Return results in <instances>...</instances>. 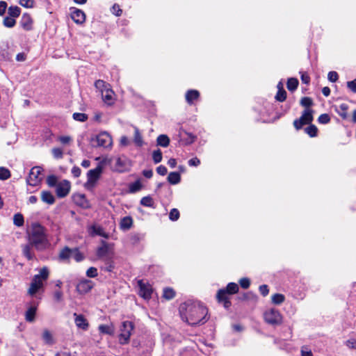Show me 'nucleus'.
I'll return each mask as SVG.
<instances>
[{
	"mask_svg": "<svg viewBox=\"0 0 356 356\" xmlns=\"http://www.w3.org/2000/svg\"><path fill=\"white\" fill-rule=\"evenodd\" d=\"M179 312L182 320L188 324L195 325L204 323L207 309L199 303H184L180 305Z\"/></svg>",
	"mask_w": 356,
	"mask_h": 356,
	"instance_id": "nucleus-1",
	"label": "nucleus"
},
{
	"mask_svg": "<svg viewBox=\"0 0 356 356\" xmlns=\"http://www.w3.org/2000/svg\"><path fill=\"white\" fill-rule=\"evenodd\" d=\"M29 242L37 250H43L47 246V240L44 228L41 225L38 224L33 225L29 234Z\"/></svg>",
	"mask_w": 356,
	"mask_h": 356,
	"instance_id": "nucleus-2",
	"label": "nucleus"
},
{
	"mask_svg": "<svg viewBox=\"0 0 356 356\" xmlns=\"http://www.w3.org/2000/svg\"><path fill=\"white\" fill-rule=\"evenodd\" d=\"M49 276V270L47 268L44 267L40 269L39 274L35 275L30 284L28 289V294L31 296H34L40 293L43 289V284Z\"/></svg>",
	"mask_w": 356,
	"mask_h": 356,
	"instance_id": "nucleus-3",
	"label": "nucleus"
},
{
	"mask_svg": "<svg viewBox=\"0 0 356 356\" xmlns=\"http://www.w3.org/2000/svg\"><path fill=\"white\" fill-rule=\"evenodd\" d=\"M97 91L101 95L102 101L108 106L113 105L115 100V95L109 84L102 80H98L95 83Z\"/></svg>",
	"mask_w": 356,
	"mask_h": 356,
	"instance_id": "nucleus-4",
	"label": "nucleus"
},
{
	"mask_svg": "<svg viewBox=\"0 0 356 356\" xmlns=\"http://www.w3.org/2000/svg\"><path fill=\"white\" fill-rule=\"evenodd\" d=\"M238 291V286L236 283L230 282L227 284L226 289H220L217 293V299L222 302L225 308L229 307L231 302L229 300L227 293L234 294Z\"/></svg>",
	"mask_w": 356,
	"mask_h": 356,
	"instance_id": "nucleus-5",
	"label": "nucleus"
},
{
	"mask_svg": "<svg viewBox=\"0 0 356 356\" xmlns=\"http://www.w3.org/2000/svg\"><path fill=\"white\" fill-rule=\"evenodd\" d=\"M264 321L273 326L282 323L283 316L278 309L270 308L266 309L263 314Z\"/></svg>",
	"mask_w": 356,
	"mask_h": 356,
	"instance_id": "nucleus-6",
	"label": "nucleus"
},
{
	"mask_svg": "<svg viewBox=\"0 0 356 356\" xmlns=\"http://www.w3.org/2000/svg\"><path fill=\"white\" fill-rule=\"evenodd\" d=\"M134 330V325L130 321H124L120 327L118 336L119 343L122 345L127 344L129 342L130 337Z\"/></svg>",
	"mask_w": 356,
	"mask_h": 356,
	"instance_id": "nucleus-7",
	"label": "nucleus"
},
{
	"mask_svg": "<svg viewBox=\"0 0 356 356\" xmlns=\"http://www.w3.org/2000/svg\"><path fill=\"white\" fill-rule=\"evenodd\" d=\"M96 161H98L97 166L94 169L90 170V188L94 186L99 179L102 171L107 163V159L106 158H97Z\"/></svg>",
	"mask_w": 356,
	"mask_h": 356,
	"instance_id": "nucleus-8",
	"label": "nucleus"
},
{
	"mask_svg": "<svg viewBox=\"0 0 356 356\" xmlns=\"http://www.w3.org/2000/svg\"><path fill=\"white\" fill-rule=\"evenodd\" d=\"M59 258L63 260L73 259L76 261L79 262L84 259V256L78 249L65 248L60 252Z\"/></svg>",
	"mask_w": 356,
	"mask_h": 356,
	"instance_id": "nucleus-9",
	"label": "nucleus"
},
{
	"mask_svg": "<svg viewBox=\"0 0 356 356\" xmlns=\"http://www.w3.org/2000/svg\"><path fill=\"white\" fill-rule=\"evenodd\" d=\"M114 244L102 241L100 246L97 250V255L99 258L108 259L113 256L114 253Z\"/></svg>",
	"mask_w": 356,
	"mask_h": 356,
	"instance_id": "nucleus-10",
	"label": "nucleus"
},
{
	"mask_svg": "<svg viewBox=\"0 0 356 356\" xmlns=\"http://www.w3.org/2000/svg\"><path fill=\"white\" fill-rule=\"evenodd\" d=\"M313 120V111L306 108L299 119L294 120L293 125L296 129H300L304 124H309Z\"/></svg>",
	"mask_w": 356,
	"mask_h": 356,
	"instance_id": "nucleus-11",
	"label": "nucleus"
},
{
	"mask_svg": "<svg viewBox=\"0 0 356 356\" xmlns=\"http://www.w3.org/2000/svg\"><path fill=\"white\" fill-rule=\"evenodd\" d=\"M97 142V145L104 148L111 149L113 146V139L111 136L106 131L99 133L95 140Z\"/></svg>",
	"mask_w": 356,
	"mask_h": 356,
	"instance_id": "nucleus-12",
	"label": "nucleus"
},
{
	"mask_svg": "<svg viewBox=\"0 0 356 356\" xmlns=\"http://www.w3.org/2000/svg\"><path fill=\"white\" fill-rule=\"evenodd\" d=\"M43 169L40 166L33 167L29 173L28 183L31 186L38 185L42 179Z\"/></svg>",
	"mask_w": 356,
	"mask_h": 356,
	"instance_id": "nucleus-13",
	"label": "nucleus"
},
{
	"mask_svg": "<svg viewBox=\"0 0 356 356\" xmlns=\"http://www.w3.org/2000/svg\"><path fill=\"white\" fill-rule=\"evenodd\" d=\"M138 286L139 287V295L144 299H149L151 298L152 293V286L144 280H138Z\"/></svg>",
	"mask_w": 356,
	"mask_h": 356,
	"instance_id": "nucleus-14",
	"label": "nucleus"
},
{
	"mask_svg": "<svg viewBox=\"0 0 356 356\" xmlns=\"http://www.w3.org/2000/svg\"><path fill=\"white\" fill-rule=\"evenodd\" d=\"M71 188L70 182L67 180H63L58 183L56 186V195L59 197H64L68 195Z\"/></svg>",
	"mask_w": 356,
	"mask_h": 356,
	"instance_id": "nucleus-15",
	"label": "nucleus"
},
{
	"mask_svg": "<svg viewBox=\"0 0 356 356\" xmlns=\"http://www.w3.org/2000/svg\"><path fill=\"white\" fill-rule=\"evenodd\" d=\"M70 15L73 21L77 24H81L86 19V15L84 13L77 8H72Z\"/></svg>",
	"mask_w": 356,
	"mask_h": 356,
	"instance_id": "nucleus-16",
	"label": "nucleus"
},
{
	"mask_svg": "<svg viewBox=\"0 0 356 356\" xmlns=\"http://www.w3.org/2000/svg\"><path fill=\"white\" fill-rule=\"evenodd\" d=\"M74 322L76 327L79 329L86 330L88 328V323L86 318H85L82 315L74 314Z\"/></svg>",
	"mask_w": 356,
	"mask_h": 356,
	"instance_id": "nucleus-17",
	"label": "nucleus"
},
{
	"mask_svg": "<svg viewBox=\"0 0 356 356\" xmlns=\"http://www.w3.org/2000/svg\"><path fill=\"white\" fill-rule=\"evenodd\" d=\"M41 200L43 202L48 204H53L55 202V197L54 195L47 191H42L41 192Z\"/></svg>",
	"mask_w": 356,
	"mask_h": 356,
	"instance_id": "nucleus-18",
	"label": "nucleus"
},
{
	"mask_svg": "<svg viewBox=\"0 0 356 356\" xmlns=\"http://www.w3.org/2000/svg\"><path fill=\"white\" fill-rule=\"evenodd\" d=\"M74 202L80 207H87L88 202L85 195L76 193L73 195Z\"/></svg>",
	"mask_w": 356,
	"mask_h": 356,
	"instance_id": "nucleus-19",
	"label": "nucleus"
},
{
	"mask_svg": "<svg viewBox=\"0 0 356 356\" xmlns=\"http://www.w3.org/2000/svg\"><path fill=\"white\" fill-rule=\"evenodd\" d=\"M336 112L343 119L347 118V111L348 106L346 103H341L339 105L334 106Z\"/></svg>",
	"mask_w": 356,
	"mask_h": 356,
	"instance_id": "nucleus-20",
	"label": "nucleus"
},
{
	"mask_svg": "<svg viewBox=\"0 0 356 356\" xmlns=\"http://www.w3.org/2000/svg\"><path fill=\"white\" fill-rule=\"evenodd\" d=\"M37 307L31 306L26 310L25 313V319L28 322H33L36 314Z\"/></svg>",
	"mask_w": 356,
	"mask_h": 356,
	"instance_id": "nucleus-21",
	"label": "nucleus"
},
{
	"mask_svg": "<svg viewBox=\"0 0 356 356\" xmlns=\"http://www.w3.org/2000/svg\"><path fill=\"white\" fill-rule=\"evenodd\" d=\"M133 225V219L130 216H126L122 218L120 222V229L122 230L129 229Z\"/></svg>",
	"mask_w": 356,
	"mask_h": 356,
	"instance_id": "nucleus-22",
	"label": "nucleus"
},
{
	"mask_svg": "<svg viewBox=\"0 0 356 356\" xmlns=\"http://www.w3.org/2000/svg\"><path fill=\"white\" fill-rule=\"evenodd\" d=\"M200 96V93L196 90H190L186 94V102L191 104H193V100L197 99Z\"/></svg>",
	"mask_w": 356,
	"mask_h": 356,
	"instance_id": "nucleus-23",
	"label": "nucleus"
},
{
	"mask_svg": "<svg viewBox=\"0 0 356 356\" xmlns=\"http://www.w3.org/2000/svg\"><path fill=\"white\" fill-rule=\"evenodd\" d=\"M99 330L102 333L113 335L115 333V327L112 323L110 325H100L99 326Z\"/></svg>",
	"mask_w": 356,
	"mask_h": 356,
	"instance_id": "nucleus-24",
	"label": "nucleus"
},
{
	"mask_svg": "<svg viewBox=\"0 0 356 356\" xmlns=\"http://www.w3.org/2000/svg\"><path fill=\"white\" fill-rule=\"evenodd\" d=\"M91 230L92 231L93 234L101 236L105 238H108L109 237V234L106 233L100 226L93 225L92 227H90V231Z\"/></svg>",
	"mask_w": 356,
	"mask_h": 356,
	"instance_id": "nucleus-25",
	"label": "nucleus"
},
{
	"mask_svg": "<svg viewBox=\"0 0 356 356\" xmlns=\"http://www.w3.org/2000/svg\"><path fill=\"white\" fill-rule=\"evenodd\" d=\"M181 176L179 172H172L168 176V181L171 184H177L180 182Z\"/></svg>",
	"mask_w": 356,
	"mask_h": 356,
	"instance_id": "nucleus-26",
	"label": "nucleus"
},
{
	"mask_svg": "<svg viewBox=\"0 0 356 356\" xmlns=\"http://www.w3.org/2000/svg\"><path fill=\"white\" fill-rule=\"evenodd\" d=\"M157 145L163 147H166L170 144V139L165 134L159 135L156 139Z\"/></svg>",
	"mask_w": 356,
	"mask_h": 356,
	"instance_id": "nucleus-27",
	"label": "nucleus"
},
{
	"mask_svg": "<svg viewBox=\"0 0 356 356\" xmlns=\"http://www.w3.org/2000/svg\"><path fill=\"white\" fill-rule=\"evenodd\" d=\"M134 143L138 147H141L143 145L142 136L137 127L134 128Z\"/></svg>",
	"mask_w": 356,
	"mask_h": 356,
	"instance_id": "nucleus-28",
	"label": "nucleus"
},
{
	"mask_svg": "<svg viewBox=\"0 0 356 356\" xmlns=\"http://www.w3.org/2000/svg\"><path fill=\"white\" fill-rule=\"evenodd\" d=\"M80 293H86L89 290V282L87 280L80 282L76 286Z\"/></svg>",
	"mask_w": 356,
	"mask_h": 356,
	"instance_id": "nucleus-29",
	"label": "nucleus"
},
{
	"mask_svg": "<svg viewBox=\"0 0 356 356\" xmlns=\"http://www.w3.org/2000/svg\"><path fill=\"white\" fill-rule=\"evenodd\" d=\"M143 187L142 183L140 180H137L134 183H131L129 186V191L131 193H136L141 190Z\"/></svg>",
	"mask_w": 356,
	"mask_h": 356,
	"instance_id": "nucleus-30",
	"label": "nucleus"
},
{
	"mask_svg": "<svg viewBox=\"0 0 356 356\" xmlns=\"http://www.w3.org/2000/svg\"><path fill=\"white\" fill-rule=\"evenodd\" d=\"M140 204L144 207H152V208L154 207V200L150 196L143 197L140 200Z\"/></svg>",
	"mask_w": 356,
	"mask_h": 356,
	"instance_id": "nucleus-31",
	"label": "nucleus"
},
{
	"mask_svg": "<svg viewBox=\"0 0 356 356\" xmlns=\"http://www.w3.org/2000/svg\"><path fill=\"white\" fill-rule=\"evenodd\" d=\"M42 339L46 343L51 344L54 342L52 334L47 330L42 332Z\"/></svg>",
	"mask_w": 356,
	"mask_h": 356,
	"instance_id": "nucleus-32",
	"label": "nucleus"
},
{
	"mask_svg": "<svg viewBox=\"0 0 356 356\" xmlns=\"http://www.w3.org/2000/svg\"><path fill=\"white\" fill-rule=\"evenodd\" d=\"M298 86V81L296 78H290L287 81V88L289 90H295Z\"/></svg>",
	"mask_w": 356,
	"mask_h": 356,
	"instance_id": "nucleus-33",
	"label": "nucleus"
},
{
	"mask_svg": "<svg viewBox=\"0 0 356 356\" xmlns=\"http://www.w3.org/2000/svg\"><path fill=\"white\" fill-rule=\"evenodd\" d=\"M24 217L21 213H16L13 216V223L17 227H21L24 225Z\"/></svg>",
	"mask_w": 356,
	"mask_h": 356,
	"instance_id": "nucleus-34",
	"label": "nucleus"
},
{
	"mask_svg": "<svg viewBox=\"0 0 356 356\" xmlns=\"http://www.w3.org/2000/svg\"><path fill=\"white\" fill-rule=\"evenodd\" d=\"M285 300V297L284 295L280 293H275L272 296V302L275 305L282 304Z\"/></svg>",
	"mask_w": 356,
	"mask_h": 356,
	"instance_id": "nucleus-35",
	"label": "nucleus"
},
{
	"mask_svg": "<svg viewBox=\"0 0 356 356\" xmlns=\"http://www.w3.org/2000/svg\"><path fill=\"white\" fill-rule=\"evenodd\" d=\"M8 14L12 17H17L20 15V8L17 6H10L8 8Z\"/></svg>",
	"mask_w": 356,
	"mask_h": 356,
	"instance_id": "nucleus-36",
	"label": "nucleus"
},
{
	"mask_svg": "<svg viewBox=\"0 0 356 356\" xmlns=\"http://www.w3.org/2000/svg\"><path fill=\"white\" fill-rule=\"evenodd\" d=\"M318 129L314 125L311 124L305 129V132L311 137H315L317 135Z\"/></svg>",
	"mask_w": 356,
	"mask_h": 356,
	"instance_id": "nucleus-37",
	"label": "nucleus"
},
{
	"mask_svg": "<svg viewBox=\"0 0 356 356\" xmlns=\"http://www.w3.org/2000/svg\"><path fill=\"white\" fill-rule=\"evenodd\" d=\"M175 295V291H173L172 289L165 288L163 290V296L166 300H170V299L173 298Z\"/></svg>",
	"mask_w": 356,
	"mask_h": 356,
	"instance_id": "nucleus-38",
	"label": "nucleus"
},
{
	"mask_svg": "<svg viewBox=\"0 0 356 356\" xmlns=\"http://www.w3.org/2000/svg\"><path fill=\"white\" fill-rule=\"evenodd\" d=\"M51 153L53 156L56 159L63 158V150L60 147H54L51 149Z\"/></svg>",
	"mask_w": 356,
	"mask_h": 356,
	"instance_id": "nucleus-39",
	"label": "nucleus"
},
{
	"mask_svg": "<svg viewBox=\"0 0 356 356\" xmlns=\"http://www.w3.org/2000/svg\"><path fill=\"white\" fill-rule=\"evenodd\" d=\"M3 24L6 27L12 28L15 25L16 21L12 17H6L3 19Z\"/></svg>",
	"mask_w": 356,
	"mask_h": 356,
	"instance_id": "nucleus-40",
	"label": "nucleus"
},
{
	"mask_svg": "<svg viewBox=\"0 0 356 356\" xmlns=\"http://www.w3.org/2000/svg\"><path fill=\"white\" fill-rule=\"evenodd\" d=\"M22 252L24 255L29 260L33 259V254H31V249L30 245H25L22 248Z\"/></svg>",
	"mask_w": 356,
	"mask_h": 356,
	"instance_id": "nucleus-41",
	"label": "nucleus"
},
{
	"mask_svg": "<svg viewBox=\"0 0 356 356\" xmlns=\"http://www.w3.org/2000/svg\"><path fill=\"white\" fill-rule=\"evenodd\" d=\"M152 159L155 163H159L162 160V152L160 149H157L153 152Z\"/></svg>",
	"mask_w": 356,
	"mask_h": 356,
	"instance_id": "nucleus-42",
	"label": "nucleus"
},
{
	"mask_svg": "<svg viewBox=\"0 0 356 356\" xmlns=\"http://www.w3.org/2000/svg\"><path fill=\"white\" fill-rule=\"evenodd\" d=\"M10 176V171L5 168H0V179L4 180Z\"/></svg>",
	"mask_w": 356,
	"mask_h": 356,
	"instance_id": "nucleus-43",
	"label": "nucleus"
},
{
	"mask_svg": "<svg viewBox=\"0 0 356 356\" xmlns=\"http://www.w3.org/2000/svg\"><path fill=\"white\" fill-rule=\"evenodd\" d=\"M19 3L25 8H31L34 6V0H19Z\"/></svg>",
	"mask_w": 356,
	"mask_h": 356,
	"instance_id": "nucleus-44",
	"label": "nucleus"
},
{
	"mask_svg": "<svg viewBox=\"0 0 356 356\" xmlns=\"http://www.w3.org/2000/svg\"><path fill=\"white\" fill-rule=\"evenodd\" d=\"M73 118L76 121L83 122L88 119V115L85 113H75L73 114Z\"/></svg>",
	"mask_w": 356,
	"mask_h": 356,
	"instance_id": "nucleus-45",
	"label": "nucleus"
},
{
	"mask_svg": "<svg viewBox=\"0 0 356 356\" xmlns=\"http://www.w3.org/2000/svg\"><path fill=\"white\" fill-rule=\"evenodd\" d=\"M47 183L49 186H56L57 184V177L54 175H49L47 178Z\"/></svg>",
	"mask_w": 356,
	"mask_h": 356,
	"instance_id": "nucleus-46",
	"label": "nucleus"
},
{
	"mask_svg": "<svg viewBox=\"0 0 356 356\" xmlns=\"http://www.w3.org/2000/svg\"><path fill=\"white\" fill-rule=\"evenodd\" d=\"M286 92L284 90H280L275 96V98L279 102H283L286 99Z\"/></svg>",
	"mask_w": 356,
	"mask_h": 356,
	"instance_id": "nucleus-47",
	"label": "nucleus"
},
{
	"mask_svg": "<svg viewBox=\"0 0 356 356\" xmlns=\"http://www.w3.org/2000/svg\"><path fill=\"white\" fill-rule=\"evenodd\" d=\"M318 121L321 124H327L330 121V118L327 114L323 113L318 117Z\"/></svg>",
	"mask_w": 356,
	"mask_h": 356,
	"instance_id": "nucleus-48",
	"label": "nucleus"
},
{
	"mask_svg": "<svg viewBox=\"0 0 356 356\" xmlns=\"http://www.w3.org/2000/svg\"><path fill=\"white\" fill-rule=\"evenodd\" d=\"M179 217V212L177 209H172L169 214V218L171 220H177Z\"/></svg>",
	"mask_w": 356,
	"mask_h": 356,
	"instance_id": "nucleus-49",
	"label": "nucleus"
},
{
	"mask_svg": "<svg viewBox=\"0 0 356 356\" xmlns=\"http://www.w3.org/2000/svg\"><path fill=\"white\" fill-rule=\"evenodd\" d=\"M58 140L63 145H68L71 143L72 138L68 136H61L58 138Z\"/></svg>",
	"mask_w": 356,
	"mask_h": 356,
	"instance_id": "nucleus-50",
	"label": "nucleus"
},
{
	"mask_svg": "<svg viewBox=\"0 0 356 356\" xmlns=\"http://www.w3.org/2000/svg\"><path fill=\"white\" fill-rule=\"evenodd\" d=\"M312 99L310 97H303L300 100V104L305 107H309L312 104Z\"/></svg>",
	"mask_w": 356,
	"mask_h": 356,
	"instance_id": "nucleus-51",
	"label": "nucleus"
},
{
	"mask_svg": "<svg viewBox=\"0 0 356 356\" xmlns=\"http://www.w3.org/2000/svg\"><path fill=\"white\" fill-rule=\"evenodd\" d=\"M239 284L243 289H248L250 286V281L248 278L243 277L239 280Z\"/></svg>",
	"mask_w": 356,
	"mask_h": 356,
	"instance_id": "nucleus-52",
	"label": "nucleus"
},
{
	"mask_svg": "<svg viewBox=\"0 0 356 356\" xmlns=\"http://www.w3.org/2000/svg\"><path fill=\"white\" fill-rule=\"evenodd\" d=\"M348 88L353 92V93H356V79L347 82Z\"/></svg>",
	"mask_w": 356,
	"mask_h": 356,
	"instance_id": "nucleus-53",
	"label": "nucleus"
},
{
	"mask_svg": "<svg viewBox=\"0 0 356 356\" xmlns=\"http://www.w3.org/2000/svg\"><path fill=\"white\" fill-rule=\"evenodd\" d=\"M327 78L330 81L334 83L338 79V74L334 71L330 72Z\"/></svg>",
	"mask_w": 356,
	"mask_h": 356,
	"instance_id": "nucleus-54",
	"label": "nucleus"
},
{
	"mask_svg": "<svg viewBox=\"0 0 356 356\" xmlns=\"http://www.w3.org/2000/svg\"><path fill=\"white\" fill-rule=\"evenodd\" d=\"M346 345L348 348L356 350V339H350L346 341Z\"/></svg>",
	"mask_w": 356,
	"mask_h": 356,
	"instance_id": "nucleus-55",
	"label": "nucleus"
},
{
	"mask_svg": "<svg viewBox=\"0 0 356 356\" xmlns=\"http://www.w3.org/2000/svg\"><path fill=\"white\" fill-rule=\"evenodd\" d=\"M130 144V140L129 138L125 136H122L120 139V145L122 147L128 146Z\"/></svg>",
	"mask_w": 356,
	"mask_h": 356,
	"instance_id": "nucleus-56",
	"label": "nucleus"
},
{
	"mask_svg": "<svg viewBox=\"0 0 356 356\" xmlns=\"http://www.w3.org/2000/svg\"><path fill=\"white\" fill-rule=\"evenodd\" d=\"M111 12L116 16H120L122 14V10L118 5H114L111 8Z\"/></svg>",
	"mask_w": 356,
	"mask_h": 356,
	"instance_id": "nucleus-57",
	"label": "nucleus"
},
{
	"mask_svg": "<svg viewBox=\"0 0 356 356\" xmlns=\"http://www.w3.org/2000/svg\"><path fill=\"white\" fill-rule=\"evenodd\" d=\"M301 74V80L302 83L305 84H308L310 81V78L309 75L306 72H300Z\"/></svg>",
	"mask_w": 356,
	"mask_h": 356,
	"instance_id": "nucleus-58",
	"label": "nucleus"
},
{
	"mask_svg": "<svg viewBox=\"0 0 356 356\" xmlns=\"http://www.w3.org/2000/svg\"><path fill=\"white\" fill-rule=\"evenodd\" d=\"M156 172L160 175H165L167 173V168L164 165H159L156 168Z\"/></svg>",
	"mask_w": 356,
	"mask_h": 356,
	"instance_id": "nucleus-59",
	"label": "nucleus"
},
{
	"mask_svg": "<svg viewBox=\"0 0 356 356\" xmlns=\"http://www.w3.org/2000/svg\"><path fill=\"white\" fill-rule=\"evenodd\" d=\"M200 163V161L197 157L193 158L188 161V165L190 166H197Z\"/></svg>",
	"mask_w": 356,
	"mask_h": 356,
	"instance_id": "nucleus-60",
	"label": "nucleus"
},
{
	"mask_svg": "<svg viewBox=\"0 0 356 356\" xmlns=\"http://www.w3.org/2000/svg\"><path fill=\"white\" fill-rule=\"evenodd\" d=\"M259 291L264 296H267L269 292L268 286L265 284L260 286Z\"/></svg>",
	"mask_w": 356,
	"mask_h": 356,
	"instance_id": "nucleus-61",
	"label": "nucleus"
},
{
	"mask_svg": "<svg viewBox=\"0 0 356 356\" xmlns=\"http://www.w3.org/2000/svg\"><path fill=\"white\" fill-rule=\"evenodd\" d=\"M301 356H313V354L307 348L302 347L301 349Z\"/></svg>",
	"mask_w": 356,
	"mask_h": 356,
	"instance_id": "nucleus-62",
	"label": "nucleus"
},
{
	"mask_svg": "<svg viewBox=\"0 0 356 356\" xmlns=\"http://www.w3.org/2000/svg\"><path fill=\"white\" fill-rule=\"evenodd\" d=\"M7 8V3L5 1H0V16L3 15Z\"/></svg>",
	"mask_w": 356,
	"mask_h": 356,
	"instance_id": "nucleus-63",
	"label": "nucleus"
},
{
	"mask_svg": "<svg viewBox=\"0 0 356 356\" xmlns=\"http://www.w3.org/2000/svg\"><path fill=\"white\" fill-rule=\"evenodd\" d=\"M72 173L74 177H78L81 175V169L75 166L72 169Z\"/></svg>",
	"mask_w": 356,
	"mask_h": 356,
	"instance_id": "nucleus-64",
	"label": "nucleus"
}]
</instances>
